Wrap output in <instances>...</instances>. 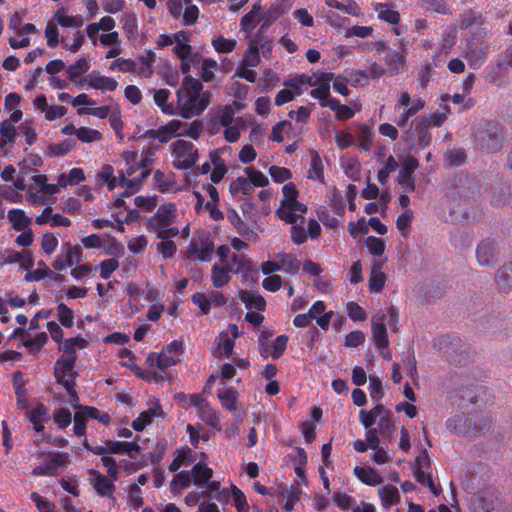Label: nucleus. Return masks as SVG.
<instances>
[{
  "label": "nucleus",
  "instance_id": "f03ea898",
  "mask_svg": "<svg viewBox=\"0 0 512 512\" xmlns=\"http://www.w3.org/2000/svg\"><path fill=\"white\" fill-rule=\"evenodd\" d=\"M475 145L484 153L495 154L502 150L505 143V132L496 120H481L474 126Z\"/></svg>",
  "mask_w": 512,
  "mask_h": 512
},
{
  "label": "nucleus",
  "instance_id": "9b49d317",
  "mask_svg": "<svg viewBox=\"0 0 512 512\" xmlns=\"http://www.w3.org/2000/svg\"><path fill=\"white\" fill-rule=\"evenodd\" d=\"M41 461V464L33 469V475H53L68 463L66 455L52 452L42 454Z\"/></svg>",
  "mask_w": 512,
  "mask_h": 512
},
{
  "label": "nucleus",
  "instance_id": "6ab92c4d",
  "mask_svg": "<svg viewBox=\"0 0 512 512\" xmlns=\"http://www.w3.org/2000/svg\"><path fill=\"white\" fill-rule=\"evenodd\" d=\"M425 104L422 98L412 100L408 92H402L396 102V108L403 107L404 110L413 117L425 107Z\"/></svg>",
  "mask_w": 512,
  "mask_h": 512
},
{
  "label": "nucleus",
  "instance_id": "13d9d810",
  "mask_svg": "<svg viewBox=\"0 0 512 512\" xmlns=\"http://www.w3.org/2000/svg\"><path fill=\"white\" fill-rule=\"evenodd\" d=\"M232 504L237 512H248L250 509L246 495L236 485L232 484Z\"/></svg>",
  "mask_w": 512,
  "mask_h": 512
},
{
  "label": "nucleus",
  "instance_id": "052dcab7",
  "mask_svg": "<svg viewBox=\"0 0 512 512\" xmlns=\"http://www.w3.org/2000/svg\"><path fill=\"white\" fill-rule=\"evenodd\" d=\"M244 172L253 187H266L269 184L268 178L254 167H247Z\"/></svg>",
  "mask_w": 512,
  "mask_h": 512
},
{
  "label": "nucleus",
  "instance_id": "f3484780",
  "mask_svg": "<svg viewBox=\"0 0 512 512\" xmlns=\"http://www.w3.org/2000/svg\"><path fill=\"white\" fill-rule=\"evenodd\" d=\"M377 492L381 501V506L384 510H388L400 503V492L398 488L393 485H383L378 488Z\"/></svg>",
  "mask_w": 512,
  "mask_h": 512
},
{
  "label": "nucleus",
  "instance_id": "4468645a",
  "mask_svg": "<svg viewBox=\"0 0 512 512\" xmlns=\"http://www.w3.org/2000/svg\"><path fill=\"white\" fill-rule=\"evenodd\" d=\"M61 250L63 254L58 255L52 264L55 270H64L73 263L74 258L76 262H80L82 253L80 247L74 246L70 242H65L62 244Z\"/></svg>",
  "mask_w": 512,
  "mask_h": 512
},
{
  "label": "nucleus",
  "instance_id": "7c9ffc66",
  "mask_svg": "<svg viewBox=\"0 0 512 512\" xmlns=\"http://www.w3.org/2000/svg\"><path fill=\"white\" fill-rule=\"evenodd\" d=\"M276 259L280 262L281 269L289 274H297L301 268V262L294 254L279 252Z\"/></svg>",
  "mask_w": 512,
  "mask_h": 512
},
{
  "label": "nucleus",
  "instance_id": "e433bc0d",
  "mask_svg": "<svg viewBox=\"0 0 512 512\" xmlns=\"http://www.w3.org/2000/svg\"><path fill=\"white\" fill-rule=\"evenodd\" d=\"M372 338L375 342L376 347L379 350L387 349L389 346L387 329L385 323L373 322L372 323Z\"/></svg>",
  "mask_w": 512,
  "mask_h": 512
},
{
  "label": "nucleus",
  "instance_id": "6e6d98bb",
  "mask_svg": "<svg viewBox=\"0 0 512 512\" xmlns=\"http://www.w3.org/2000/svg\"><path fill=\"white\" fill-rule=\"evenodd\" d=\"M48 336L45 332L37 333L34 337L25 339L22 345L29 349L30 354L38 353L46 344Z\"/></svg>",
  "mask_w": 512,
  "mask_h": 512
},
{
  "label": "nucleus",
  "instance_id": "bf43d9fd",
  "mask_svg": "<svg viewBox=\"0 0 512 512\" xmlns=\"http://www.w3.org/2000/svg\"><path fill=\"white\" fill-rule=\"evenodd\" d=\"M57 24L64 28H79L83 25V20L79 16H69L58 10L55 14Z\"/></svg>",
  "mask_w": 512,
  "mask_h": 512
},
{
  "label": "nucleus",
  "instance_id": "37998d69",
  "mask_svg": "<svg viewBox=\"0 0 512 512\" xmlns=\"http://www.w3.org/2000/svg\"><path fill=\"white\" fill-rule=\"evenodd\" d=\"M191 474L194 484L202 486L209 482L213 475V470L206 464L200 462L193 467Z\"/></svg>",
  "mask_w": 512,
  "mask_h": 512
},
{
  "label": "nucleus",
  "instance_id": "72a5a7b5",
  "mask_svg": "<svg viewBox=\"0 0 512 512\" xmlns=\"http://www.w3.org/2000/svg\"><path fill=\"white\" fill-rule=\"evenodd\" d=\"M471 422V430H472V437H475L477 435H486L492 427V424L494 423V419L490 415H485L481 417H472L470 418Z\"/></svg>",
  "mask_w": 512,
  "mask_h": 512
},
{
  "label": "nucleus",
  "instance_id": "c85d7f7f",
  "mask_svg": "<svg viewBox=\"0 0 512 512\" xmlns=\"http://www.w3.org/2000/svg\"><path fill=\"white\" fill-rule=\"evenodd\" d=\"M259 44L260 39L259 35H257L248 46V49L245 51L242 61L240 64L249 67H256L261 62V58L259 55Z\"/></svg>",
  "mask_w": 512,
  "mask_h": 512
},
{
  "label": "nucleus",
  "instance_id": "ea45409f",
  "mask_svg": "<svg viewBox=\"0 0 512 512\" xmlns=\"http://www.w3.org/2000/svg\"><path fill=\"white\" fill-rule=\"evenodd\" d=\"M261 12V5L259 3H255L252 9L242 16L240 20L241 30L245 33H251L255 28L256 22H258L259 14Z\"/></svg>",
  "mask_w": 512,
  "mask_h": 512
},
{
  "label": "nucleus",
  "instance_id": "4c0bfd02",
  "mask_svg": "<svg viewBox=\"0 0 512 512\" xmlns=\"http://www.w3.org/2000/svg\"><path fill=\"white\" fill-rule=\"evenodd\" d=\"M71 405L74 409H83L84 413L88 417V419H94L100 422L101 424L107 426L111 422V417L108 413L101 412L99 409L93 406H82L78 404V401H72Z\"/></svg>",
  "mask_w": 512,
  "mask_h": 512
},
{
  "label": "nucleus",
  "instance_id": "4be33fe9",
  "mask_svg": "<svg viewBox=\"0 0 512 512\" xmlns=\"http://www.w3.org/2000/svg\"><path fill=\"white\" fill-rule=\"evenodd\" d=\"M495 282L502 292L507 293L512 290V261L502 265L497 270Z\"/></svg>",
  "mask_w": 512,
  "mask_h": 512
},
{
  "label": "nucleus",
  "instance_id": "393cba45",
  "mask_svg": "<svg viewBox=\"0 0 512 512\" xmlns=\"http://www.w3.org/2000/svg\"><path fill=\"white\" fill-rule=\"evenodd\" d=\"M13 388L17 399V407L19 409H25L28 404L27 390L25 388L23 374L20 371L13 373Z\"/></svg>",
  "mask_w": 512,
  "mask_h": 512
},
{
  "label": "nucleus",
  "instance_id": "774afa93",
  "mask_svg": "<svg viewBox=\"0 0 512 512\" xmlns=\"http://www.w3.org/2000/svg\"><path fill=\"white\" fill-rule=\"evenodd\" d=\"M53 420L59 429H65L72 422V413L67 408L55 409L53 411Z\"/></svg>",
  "mask_w": 512,
  "mask_h": 512
},
{
  "label": "nucleus",
  "instance_id": "bb28decb",
  "mask_svg": "<svg viewBox=\"0 0 512 512\" xmlns=\"http://www.w3.org/2000/svg\"><path fill=\"white\" fill-rule=\"evenodd\" d=\"M354 473L361 482L370 486H376L383 481L380 474L371 467L356 466Z\"/></svg>",
  "mask_w": 512,
  "mask_h": 512
},
{
  "label": "nucleus",
  "instance_id": "aec40b11",
  "mask_svg": "<svg viewBox=\"0 0 512 512\" xmlns=\"http://www.w3.org/2000/svg\"><path fill=\"white\" fill-rule=\"evenodd\" d=\"M447 429L456 435L464 437H472L471 422L467 424V419L456 415L446 421Z\"/></svg>",
  "mask_w": 512,
  "mask_h": 512
},
{
  "label": "nucleus",
  "instance_id": "423d86ee",
  "mask_svg": "<svg viewBox=\"0 0 512 512\" xmlns=\"http://www.w3.org/2000/svg\"><path fill=\"white\" fill-rule=\"evenodd\" d=\"M505 253L504 243L495 239L486 238L476 248V259L480 266H494L500 256Z\"/></svg>",
  "mask_w": 512,
  "mask_h": 512
},
{
  "label": "nucleus",
  "instance_id": "5701e85b",
  "mask_svg": "<svg viewBox=\"0 0 512 512\" xmlns=\"http://www.w3.org/2000/svg\"><path fill=\"white\" fill-rule=\"evenodd\" d=\"M146 362L153 366L154 363L156 367L160 370H165L169 367H172L180 362V358L173 356L172 354H168L166 351L162 349V351L155 356V354H151L147 357Z\"/></svg>",
  "mask_w": 512,
  "mask_h": 512
},
{
  "label": "nucleus",
  "instance_id": "6e6552de",
  "mask_svg": "<svg viewBox=\"0 0 512 512\" xmlns=\"http://www.w3.org/2000/svg\"><path fill=\"white\" fill-rule=\"evenodd\" d=\"M478 194L479 187L474 179L468 175L460 174L453 180L446 196L452 200L459 198L460 200L468 201L469 199H474Z\"/></svg>",
  "mask_w": 512,
  "mask_h": 512
},
{
  "label": "nucleus",
  "instance_id": "4d7b16f0",
  "mask_svg": "<svg viewBox=\"0 0 512 512\" xmlns=\"http://www.w3.org/2000/svg\"><path fill=\"white\" fill-rule=\"evenodd\" d=\"M237 233L248 240L258 239L257 230L260 229L258 222L252 223L251 221H243L235 228Z\"/></svg>",
  "mask_w": 512,
  "mask_h": 512
},
{
  "label": "nucleus",
  "instance_id": "a878e982",
  "mask_svg": "<svg viewBox=\"0 0 512 512\" xmlns=\"http://www.w3.org/2000/svg\"><path fill=\"white\" fill-rule=\"evenodd\" d=\"M310 158L311 159L307 177L309 179L324 183V165L320 154L316 150H313L310 153Z\"/></svg>",
  "mask_w": 512,
  "mask_h": 512
},
{
  "label": "nucleus",
  "instance_id": "f704fd0d",
  "mask_svg": "<svg viewBox=\"0 0 512 512\" xmlns=\"http://www.w3.org/2000/svg\"><path fill=\"white\" fill-rule=\"evenodd\" d=\"M228 268L234 273L248 274L253 271V264L245 255L233 254L228 263Z\"/></svg>",
  "mask_w": 512,
  "mask_h": 512
},
{
  "label": "nucleus",
  "instance_id": "a19ab883",
  "mask_svg": "<svg viewBox=\"0 0 512 512\" xmlns=\"http://www.w3.org/2000/svg\"><path fill=\"white\" fill-rule=\"evenodd\" d=\"M483 79L486 84L501 87L503 85L502 63L488 65L483 72Z\"/></svg>",
  "mask_w": 512,
  "mask_h": 512
},
{
  "label": "nucleus",
  "instance_id": "20e7f679",
  "mask_svg": "<svg viewBox=\"0 0 512 512\" xmlns=\"http://www.w3.org/2000/svg\"><path fill=\"white\" fill-rule=\"evenodd\" d=\"M75 362L59 358L54 364V377L56 382L64 387L72 401H79L75 389L78 372L74 370Z\"/></svg>",
  "mask_w": 512,
  "mask_h": 512
},
{
  "label": "nucleus",
  "instance_id": "3c124183",
  "mask_svg": "<svg viewBox=\"0 0 512 512\" xmlns=\"http://www.w3.org/2000/svg\"><path fill=\"white\" fill-rule=\"evenodd\" d=\"M229 272H231L226 268H222L217 264H214L211 269V281L215 288H221L224 285L228 284L231 277Z\"/></svg>",
  "mask_w": 512,
  "mask_h": 512
},
{
  "label": "nucleus",
  "instance_id": "f257e3e1",
  "mask_svg": "<svg viewBox=\"0 0 512 512\" xmlns=\"http://www.w3.org/2000/svg\"><path fill=\"white\" fill-rule=\"evenodd\" d=\"M176 96L178 114L184 119L200 115L210 104L209 95L203 92L202 83L192 76L184 77Z\"/></svg>",
  "mask_w": 512,
  "mask_h": 512
},
{
  "label": "nucleus",
  "instance_id": "680f3d73",
  "mask_svg": "<svg viewBox=\"0 0 512 512\" xmlns=\"http://www.w3.org/2000/svg\"><path fill=\"white\" fill-rule=\"evenodd\" d=\"M212 46L218 53H230L236 49L237 42L234 39L219 36L212 39Z\"/></svg>",
  "mask_w": 512,
  "mask_h": 512
},
{
  "label": "nucleus",
  "instance_id": "864d4df0",
  "mask_svg": "<svg viewBox=\"0 0 512 512\" xmlns=\"http://www.w3.org/2000/svg\"><path fill=\"white\" fill-rule=\"evenodd\" d=\"M306 85L315 86L316 83H313L312 77L305 74H301L284 81V86L295 91L296 95H300L301 89Z\"/></svg>",
  "mask_w": 512,
  "mask_h": 512
},
{
  "label": "nucleus",
  "instance_id": "2eb2a0df",
  "mask_svg": "<svg viewBox=\"0 0 512 512\" xmlns=\"http://www.w3.org/2000/svg\"><path fill=\"white\" fill-rule=\"evenodd\" d=\"M84 81L90 88L101 90L102 92L114 91L118 86V82L114 78L101 75L97 70L91 71L84 78Z\"/></svg>",
  "mask_w": 512,
  "mask_h": 512
},
{
  "label": "nucleus",
  "instance_id": "0eeeda50",
  "mask_svg": "<svg viewBox=\"0 0 512 512\" xmlns=\"http://www.w3.org/2000/svg\"><path fill=\"white\" fill-rule=\"evenodd\" d=\"M413 473L416 480L422 485L428 486L434 495L440 494L441 488L432 479L431 463L427 450H421L416 457L413 464Z\"/></svg>",
  "mask_w": 512,
  "mask_h": 512
},
{
  "label": "nucleus",
  "instance_id": "c03bdc74",
  "mask_svg": "<svg viewBox=\"0 0 512 512\" xmlns=\"http://www.w3.org/2000/svg\"><path fill=\"white\" fill-rule=\"evenodd\" d=\"M122 28L129 40L138 37V20L134 13H125L121 19Z\"/></svg>",
  "mask_w": 512,
  "mask_h": 512
},
{
  "label": "nucleus",
  "instance_id": "ddd939ff",
  "mask_svg": "<svg viewBox=\"0 0 512 512\" xmlns=\"http://www.w3.org/2000/svg\"><path fill=\"white\" fill-rule=\"evenodd\" d=\"M500 504L498 493L492 488L482 490L473 500L475 512H495Z\"/></svg>",
  "mask_w": 512,
  "mask_h": 512
},
{
  "label": "nucleus",
  "instance_id": "b1692460",
  "mask_svg": "<svg viewBox=\"0 0 512 512\" xmlns=\"http://www.w3.org/2000/svg\"><path fill=\"white\" fill-rule=\"evenodd\" d=\"M385 62L392 75H398L406 68V57L404 52L400 50H394L388 53L385 57Z\"/></svg>",
  "mask_w": 512,
  "mask_h": 512
},
{
  "label": "nucleus",
  "instance_id": "79ce46f5",
  "mask_svg": "<svg viewBox=\"0 0 512 512\" xmlns=\"http://www.w3.org/2000/svg\"><path fill=\"white\" fill-rule=\"evenodd\" d=\"M419 162L413 156H407L400 168L398 174V183L400 182H408L410 179H414L413 174L414 171L418 168Z\"/></svg>",
  "mask_w": 512,
  "mask_h": 512
},
{
  "label": "nucleus",
  "instance_id": "69168bd1",
  "mask_svg": "<svg viewBox=\"0 0 512 512\" xmlns=\"http://www.w3.org/2000/svg\"><path fill=\"white\" fill-rule=\"evenodd\" d=\"M292 465L296 475L305 478V466L307 464V455L304 450H297L296 454L291 457Z\"/></svg>",
  "mask_w": 512,
  "mask_h": 512
},
{
  "label": "nucleus",
  "instance_id": "e2e57ef3",
  "mask_svg": "<svg viewBox=\"0 0 512 512\" xmlns=\"http://www.w3.org/2000/svg\"><path fill=\"white\" fill-rule=\"evenodd\" d=\"M57 318L65 328H70L74 324L73 310L64 303H59L57 306Z\"/></svg>",
  "mask_w": 512,
  "mask_h": 512
},
{
  "label": "nucleus",
  "instance_id": "49530a36",
  "mask_svg": "<svg viewBox=\"0 0 512 512\" xmlns=\"http://www.w3.org/2000/svg\"><path fill=\"white\" fill-rule=\"evenodd\" d=\"M8 219L16 231L25 230L31 223V219L26 216L21 209H11L8 211Z\"/></svg>",
  "mask_w": 512,
  "mask_h": 512
},
{
  "label": "nucleus",
  "instance_id": "cd10ccee",
  "mask_svg": "<svg viewBox=\"0 0 512 512\" xmlns=\"http://www.w3.org/2000/svg\"><path fill=\"white\" fill-rule=\"evenodd\" d=\"M182 126L183 123L180 120L173 119L166 125L160 126L158 129H156V139H158L161 143H167L174 136L178 135V132Z\"/></svg>",
  "mask_w": 512,
  "mask_h": 512
},
{
  "label": "nucleus",
  "instance_id": "c756f323",
  "mask_svg": "<svg viewBox=\"0 0 512 512\" xmlns=\"http://www.w3.org/2000/svg\"><path fill=\"white\" fill-rule=\"evenodd\" d=\"M429 128L430 123L426 117L419 118L415 121V133L417 135L419 145L423 148L429 146L432 141V135Z\"/></svg>",
  "mask_w": 512,
  "mask_h": 512
},
{
  "label": "nucleus",
  "instance_id": "a211bd4d",
  "mask_svg": "<svg viewBox=\"0 0 512 512\" xmlns=\"http://www.w3.org/2000/svg\"><path fill=\"white\" fill-rule=\"evenodd\" d=\"M91 484L100 496H111L115 490L114 484L101 473L91 470Z\"/></svg>",
  "mask_w": 512,
  "mask_h": 512
},
{
  "label": "nucleus",
  "instance_id": "09e8293b",
  "mask_svg": "<svg viewBox=\"0 0 512 512\" xmlns=\"http://www.w3.org/2000/svg\"><path fill=\"white\" fill-rule=\"evenodd\" d=\"M85 180V174L82 168H72L68 174H62L58 179V185L65 187L67 185H76Z\"/></svg>",
  "mask_w": 512,
  "mask_h": 512
},
{
  "label": "nucleus",
  "instance_id": "338daca9",
  "mask_svg": "<svg viewBox=\"0 0 512 512\" xmlns=\"http://www.w3.org/2000/svg\"><path fill=\"white\" fill-rule=\"evenodd\" d=\"M89 70L88 61L85 58H78L75 64L70 65L67 69L68 77L76 82V79L82 74L86 73Z\"/></svg>",
  "mask_w": 512,
  "mask_h": 512
},
{
  "label": "nucleus",
  "instance_id": "dca6fc26",
  "mask_svg": "<svg viewBox=\"0 0 512 512\" xmlns=\"http://www.w3.org/2000/svg\"><path fill=\"white\" fill-rule=\"evenodd\" d=\"M490 202L495 207L504 206L510 199L511 188L506 181H498L489 187Z\"/></svg>",
  "mask_w": 512,
  "mask_h": 512
},
{
  "label": "nucleus",
  "instance_id": "473e14b6",
  "mask_svg": "<svg viewBox=\"0 0 512 512\" xmlns=\"http://www.w3.org/2000/svg\"><path fill=\"white\" fill-rule=\"evenodd\" d=\"M198 417L205 422L208 426L220 431L222 429L220 424L219 413L207 403L197 412Z\"/></svg>",
  "mask_w": 512,
  "mask_h": 512
},
{
  "label": "nucleus",
  "instance_id": "1a4fd4ad",
  "mask_svg": "<svg viewBox=\"0 0 512 512\" xmlns=\"http://www.w3.org/2000/svg\"><path fill=\"white\" fill-rule=\"evenodd\" d=\"M487 56L488 46L484 41H480L474 37L467 40L463 57L468 61L471 68H480L487 60Z\"/></svg>",
  "mask_w": 512,
  "mask_h": 512
},
{
  "label": "nucleus",
  "instance_id": "5fc2aeb1",
  "mask_svg": "<svg viewBox=\"0 0 512 512\" xmlns=\"http://www.w3.org/2000/svg\"><path fill=\"white\" fill-rule=\"evenodd\" d=\"M444 158L449 166L459 167L466 162L467 154L463 148H452L446 151Z\"/></svg>",
  "mask_w": 512,
  "mask_h": 512
},
{
  "label": "nucleus",
  "instance_id": "603ef678",
  "mask_svg": "<svg viewBox=\"0 0 512 512\" xmlns=\"http://www.w3.org/2000/svg\"><path fill=\"white\" fill-rule=\"evenodd\" d=\"M156 416H158V409L149 408L145 411H142L140 415L132 421L131 426L135 431H142L152 422L153 418Z\"/></svg>",
  "mask_w": 512,
  "mask_h": 512
},
{
  "label": "nucleus",
  "instance_id": "2f4dec72",
  "mask_svg": "<svg viewBox=\"0 0 512 512\" xmlns=\"http://www.w3.org/2000/svg\"><path fill=\"white\" fill-rule=\"evenodd\" d=\"M386 282V275L381 270V265L375 263L371 269L368 287L371 293L381 292Z\"/></svg>",
  "mask_w": 512,
  "mask_h": 512
},
{
  "label": "nucleus",
  "instance_id": "58836bf2",
  "mask_svg": "<svg viewBox=\"0 0 512 512\" xmlns=\"http://www.w3.org/2000/svg\"><path fill=\"white\" fill-rule=\"evenodd\" d=\"M375 11L378 14V18L391 25H397L400 22V14L398 11L392 9L386 3H377L375 5Z\"/></svg>",
  "mask_w": 512,
  "mask_h": 512
},
{
  "label": "nucleus",
  "instance_id": "f8f14e48",
  "mask_svg": "<svg viewBox=\"0 0 512 512\" xmlns=\"http://www.w3.org/2000/svg\"><path fill=\"white\" fill-rule=\"evenodd\" d=\"M234 110L231 106L218 107L206 123V131L210 135L220 133L222 128L228 127L234 119Z\"/></svg>",
  "mask_w": 512,
  "mask_h": 512
},
{
  "label": "nucleus",
  "instance_id": "0e129e2a",
  "mask_svg": "<svg viewBox=\"0 0 512 512\" xmlns=\"http://www.w3.org/2000/svg\"><path fill=\"white\" fill-rule=\"evenodd\" d=\"M30 498L35 503L39 512H60L53 502L37 492H32Z\"/></svg>",
  "mask_w": 512,
  "mask_h": 512
},
{
  "label": "nucleus",
  "instance_id": "7ed1b4c3",
  "mask_svg": "<svg viewBox=\"0 0 512 512\" xmlns=\"http://www.w3.org/2000/svg\"><path fill=\"white\" fill-rule=\"evenodd\" d=\"M177 216V207L173 202L163 204L147 220L146 230L149 233L156 234L161 240L174 238L178 236L179 229L172 226Z\"/></svg>",
  "mask_w": 512,
  "mask_h": 512
},
{
  "label": "nucleus",
  "instance_id": "8fccbe9b",
  "mask_svg": "<svg viewBox=\"0 0 512 512\" xmlns=\"http://www.w3.org/2000/svg\"><path fill=\"white\" fill-rule=\"evenodd\" d=\"M301 493L299 485L295 484L282 494V500L285 501L283 506L285 511L291 512L294 509L296 503L300 500Z\"/></svg>",
  "mask_w": 512,
  "mask_h": 512
},
{
  "label": "nucleus",
  "instance_id": "c9c22d12",
  "mask_svg": "<svg viewBox=\"0 0 512 512\" xmlns=\"http://www.w3.org/2000/svg\"><path fill=\"white\" fill-rule=\"evenodd\" d=\"M240 299L245 303V306L248 310L255 309L257 311H264L266 308L265 299L255 292L247 290L241 291Z\"/></svg>",
  "mask_w": 512,
  "mask_h": 512
},
{
  "label": "nucleus",
  "instance_id": "9d476101",
  "mask_svg": "<svg viewBox=\"0 0 512 512\" xmlns=\"http://www.w3.org/2000/svg\"><path fill=\"white\" fill-rule=\"evenodd\" d=\"M215 246L209 237L200 238L199 240L192 239L186 249V258L196 259L201 262H209L212 259Z\"/></svg>",
  "mask_w": 512,
  "mask_h": 512
},
{
  "label": "nucleus",
  "instance_id": "a18cd8bd",
  "mask_svg": "<svg viewBox=\"0 0 512 512\" xmlns=\"http://www.w3.org/2000/svg\"><path fill=\"white\" fill-rule=\"evenodd\" d=\"M168 89H159L154 92V102L161 109L164 114L173 115L175 114V108L172 103L168 102L170 96Z\"/></svg>",
  "mask_w": 512,
  "mask_h": 512
},
{
  "label": "nucleus",
  "instance_id": "de8ad7c7",
  "mask_svg": "<svg viewBox=\"0 0 512 512\" xmlns=\"http://www.w3.org/2000/svg\"><path fill=\"white\" fill-rule=\"evenodd\" d=\"M218 398L223 408L230 412L236 411L237 391L234 388L219 390Z\"/></svg>",
  "mask_w": 512,
  "mask_h": 512
},
{
  "label": "nucleus",
  "instance_id": "39448f33",
  "mask_svg": "<svg viewBox=\"0 0 512 512\" xmlns=\"http://www.w3.org/2000/svg\"><path fill=\"white\" fill-rule=\"evenodd\" d=\"M172 165L178 170H189L198 160V149L195 145L183 139L174 141L171 145Z\"/></svg>",
  "mask_w": 512,
  "mask_h": 512
},
{
  "label": "nucleus",
  "instance_id": "412c9836",
  "mask_svg": "<svg viewBox=\"0 0 512 512\" xmlns=\"http://www.w3.org/2000/svg\"><path fill=\"white\" fill-rule=\"evenodd\" d=\"M175 46L173 47V52L180 58L186 59L190 58L192 55V47L189 44V36L186 32L180 31L173 34Z\"/></svg>",
  "mask_w": 512,
  "mask_h": 512
}]
</instances>
